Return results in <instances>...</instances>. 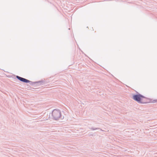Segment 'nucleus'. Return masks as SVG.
<instances>
[{
	"instance_id": "obj_1",
	"label": "nucleus",
	"mask_w": 157,
	"mask_h": 157,
	"mask_svg": "<svg viewBox=\"0 0 157 157\" xmlns=\"http://www.w3.org/2000/svg\"><path fill=\"white\" fill-rule=\"evenodd\" d=\"M133 98L135 100L139 103H147L149 102L148 99L140 94L133 95Z\"/></svg>"
},
{
	"instance_id": "obj_4",
	"label": "nucleus",
	"mask_w": 157,
	"mask_h": 157,
	"mask_svg": "<svg viewBox=\"0 0 157 157\" xmlns=\"http://www.w3.org/2000/svg\"><path fill=\"white\" fill-rule=\"evenodd\" d=\"M157 101H155L154 100L153 101V103H155V102H156Z\"/></svg>"
},
{
	"instance_id": "obj_2",
	"label": "nucleus",
	"mask_w": 157,
	"mask_h": 157,
	"mask_svg": "<svg viewBox=\"0 0 157 157\" xmlns=\"http://www.w3.org/2000/svg\"><path fill=\"white\" fill-rule=\"evenodd\" d=\"M52 115L55 120H57L60 118L61 113L60 111L58 110H54L52 112Z\"/></svg>"
},
{
	"instance_id": "obj_3",
	"label": "nucleus",
	"mask_w": 157,
	"mask_h": 157,
	"mask_svg": "<svg viewBox=\"0 0 157 157\" xmlns=\"http://www.w3.org/2000/svg\"><path fill=\"white\" fill-rule=\"evenodd\" d=\"M17 78L21 81L25 82L28 83L30 82L29 80L18 76H17Z\"/></svg>"
}]
</instances>
